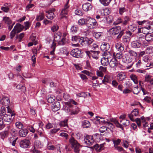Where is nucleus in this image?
Returning <instances> with one entry per match:
<instances>
[{
  "mask_svg": "<svg viewBox=\"0 0 153 153\" xmlns=\"http://www.w3.org/2000/svg\"><path fill=\"white\" fill-rule=\"evenodd\" d=\"M124 30H121L120 26L114 27L110 29L109 30V32L111 34L113 35H116L119 34L117 37V39H119L124 34Z\"/></svg>",
  "mask_w": 153,
  "mask_h": 153,
  "instance_id": "nucleus-1",
  "label": "nucleus"
},
{
  "mask_svg": "<svg viewBox=\"0 0 153 153\" xmlns=\"http://www.w3.org/2000/svg\"><path fill=\"white\" fill-rule=\"evenodd\" d=\"M69 142L74 152L76 153H79L80 151V148L82 146L80 144L72 137L69 139Z\"/></svg>",
  "mask_w": 153,
  "mask_h": 153,
  "instance_id": "nucleus-2",
  "label": "nucleus"
},
{
  "mask_svg": "<svg viewBox=\"0 0 153 153\" xmlns=\"http://www.w3.org/2000/svg\"><path fill=\"white\" fill-rule=\"evenodd\" d=\"M87 25L89 28L93 29L98 26V23L95 19L89 18L87 19Z\"/></svg>",
  "mask_w": 153,
  "mask_h": 153,
  "instance_id": "nucleus-3",
  "label": "nucleus"
},
{
  "mask_svg": "<svg viewBox=\"0 0 153 153\" xmlns=\"http://www.w3.org/2000/svg\"><path fill=\"white\" fill-rule=\"evenodd\" d=\"M133 59L129 55L125 54L122 58L123 61L126 63H131V64L128 66L126 67L127 69H129L134 64L133 62H132Z\"/></svg>",
  "mask_w": 153,
  "mask_h": 153,
  "instance_id": "nucleus-4",
  "label": "nucleus"
},
{
  "mask_svg": "<svg viewBox=\"0 0 153 153\" xmlns=\"http://www.w3.org/2000/svg\"><path fill=\"white\" fill-rule=\"evenodd\" d=\"M81 45L82 46H88L91 44L94 41L93 39L88 38L86 37H83L82 39L80 40Z\"/></svg>",
  "mask_w": 153,
  "mask_h": 153,
  "instance_id": "nucleus-5",
  "label": "nucleus"
},
{
  "mask_svg": "<svg viewBox=\"0 0 153 153\" xmlns=\"http://www.w3.org/2000/svg\"><path fill=\"white\" fill-rule=\"evenodd\" d=\"M84 141L85 143L90 146L93 144L94 140L93 136L87 135L85 137H84Z\"/></svg>",
  "mask_w": 153,
  "mask_h": 153,
  "instance_id": "nucleus-6",
  "label": "nucleus"
},
{
  "mask_svg": "<svg viewBox=\"0 0 153 153\" xmlns=\"http://www.w3.org/2000/svg\"><path fill=\"white\" fill-rule=\"evenodd\" d=\"M139 111L138 109L135 108L134 109L130 114H128V117L132 121H134V116L137 117L139 115Z\"/></svg>",
  "mask_w": 153,
  "mask_h": 153,
  "instance_id": "nucleus-7",
  "label": "nucleus"
},
{
  "mask_svg": "<svg viewBox=\"0 0 153 153\" xmlns=\"http://www.w3.org/2000/svg\"><path fill=\"white\" fill-rule=\"evenodd\" d=\"M30 142L28 140L25 139L22 140L20 143V145L21 147L23 148H27L29 147L30 145Z\"/></svg>",
  "mask_w": 153,
  "mask_h": 153,
  "instance_id": "nucleus-8",
  "label": "nucleus"
},
{
  "mask_svg": "<svg viewBox=\"0 0 153 153\" xmlns=\"http://www.w3.org/2000/svg\"><path fill=\"white\" fill-rule=\"evenodd\" d=\"M81 51L78 48L73 50L71 52V54L74 57L79 58L81 55Z\"/></svg>",
  "mask_w": 153,
  "mask_h": 153,
  "instance_id": "nucleus-9",
  "label": "nucleus"
},
{
  "mask_svg": "<svg viewBox=\"0 0 153 153\" xmlns=\"http://www.w3.org/2000/svg\"><path fill=\"white\" fill-rule=\"evenodd\" d=\"M52 110L53 111H56L60 108V102L58 101L55 102L52 105Z\"/></svg>",
  "mask_w": 153,
  "mask_h": 153,
  "instance_id": "nucleus-10",
  "label": "nucleus"
},
{
  "mask_svg": "<svg viewBox=\"0 0 153 153\" xmlns=\"http://www.w3.org/2000/svg\"><path fill=\"white\" fill-rule=\"evenodd\" d=\"M117 79L119 81H122L124 80L126 78V74L123 72L119 73L117 75Z\"/></svg>",
  "mask_w": 153,
  "mask_h": 153,
  "instance_id": "nucleus-11",
  "label": "nucleus"
},
{
  "mask_svg": "<svg viewBox=\"0 0 153 153\" xmlns=\"http://www.w3.org/2000/svg\"><path fill=\"white\" fill-rule=\"evenodd\" d=\"M110 48L109 44L106 42H103L100 46L102 51L105 52L108 51Z\"/></svg>",
  "mask_w": 153,
  "mask_h": 153,
  "instance_id": "nucleus-12",
  "label": "nucleus"
},
{
  "mask_svg": "<svg viewBox=\"0 0 153 153\" xmlns=\"http://www.w3.org/2000/svg\"><path fill=\"white\" fill-rule=\"evenodd\" d=\"M13 117L11 116L10 114H4L2 118L5 121L8 123H11L12 122L13 119L14 117H13V118H12Z\"/></svg>",
  "mask_w": 153,
  "mask_h": 153,
  "instance_id": "nucleus-13",
  "label": "nucleus"
},
{
  "mask_svg": "<svg viewBox=\"0 0 153 153\" xmlns=\"http://www.w3.org/2000/svg\"><path fill=\"white\" fill-rule=\"evenodd\" d=\"M1 100V103L3 105L8 106L10 103V100L8 97H4Z\"/></svg>",
  "mask_w": 153,
  "mask_h": 153,
  "instance_id": "nucleus-14",
  "label": "nucleus"
},
{
  "mask_svg": "<svg viewBox=\"0 0 153 153\" xmlns=\"http://www.w3.org/2000/svg\"><path fill=\"white\" fill-rule=\"evenodd\" d=\"M118 64V62L117 60L114 58L112 59L109 63V65L110 67L113 68L117 67Z\"/></svg>",
  "mask_w": 153,
  "mask_h": 153,
  "instance_id": "nucleus-15",
  "label": "nucleus"
},
{
  "mask_svg": "<svg viewBox=\"0 0 153 153\" xmlns=\"http://www.w3.org/2000/svg\"><path fill=\"white\" fill-rule=\"evenodd\" d=\"M92 6L89 3H87L83 4L82 5V8L85 11H88L91 9Z\"/></svg>",
  "mask_w": 153,
  "mask_h": 153,
  "instance_id": "nucleus-16",
  "label": "nucleus"
},
{
  "mask_svg": "<svg viewBox=\"0 0 153 153\" xmlns=\"http://www.w3.org/2000/svg\"><path fill=\"white\" fill-rule=\"evenodd\" d=\"M43 146V145L39 140H36L34 143V146L33 148L36 149L41 148Z\"/></svg>",
  "mask_w": 153,
  "mask_h": 153,
  "instance_id": "nucleus-17",
  "label": "nucleus"
},
{
  "mask_svg": "<svg viewBox=\"0 0 153 153\" xmlns=\"http://www.w3.org/2000/svg\"><path fill=\"white\" fill-rule=\"evenodd\" d=\"M115 47L117 50L119 51H122L124 49L123 45L120 42L116 43Z\"/></svg>",
  "mask_w": 153,
  "mask_h": 153,
  "instance_id": "nucleus-18",
  "label": "nucleus"
},
{
  "mask_svg": "<svg viewBox=\"0 0 153 153\" xmlns=\"http://www.w3.org/2000/svg\"><path fill=\"white\" fill-rule=\"evenodd\" d=\"M23 27L19 23H17L13 28L16 32H17V33H19L23 30Z\"/></svg>",
  "mask_w": 153,
  "mask_h": 153,
  "instance_id": "nucleus-19",
  "label": "nucleus"
},
{
  "mask_svg": "<svg viewBox=\"0 0 153 153\" xmlns=\"http://www.w3.org/2000/svg\"><path fill=\"white\" fill-rule=\"evenodd\" d=\"M28 131V130L26 129L23 128L19 131V134L20 137H24L27 135Z\"/></svg>",
  "mask_w": 153,
  "mask_h": 153,
  "instance_id": "nucleus-20",
  "label": "nucleus"
},
{
  "mask_svg": "<svg viewBox=\"0 0 153 153\" xmlns=\"http://www.w3.org/2000/svg\"><path fill=\"white\" fill-rule=\"evenodd\" d=\"M127 52L129 56L132 58H135L137 56V53L132 50L129 49L128 51Z\"/></svg>",
  "mask_w": 153,
  "mask_h": 153,
  "instance_id": "nucleus-21",
  "label": "nucleus"
},
{
  "mask_svg": "<svg viewBox=\"0 0 153 153\" xmlns=\"http://www.w3.org/2000/svg\"><path fill=\"white\" fill-rule=\"evenodd\" d=\"M141 45V43L137 41H133L131 43V47L133 48H140Z\"/></svg>",
  "mask_w": 153,
  "mask_h": 153,
  "instance_id": "nucleus-22",
  "label": "nucleus"
},
{
  "mask_svg": "<svg viewBox=\"0 0 153 153\" xmlns=\"http://www.w3.org/2000/svg\"><path fill=\"white\" fill-rule=\"evenodd\" d=\"M151 33L148 32L145 36V39L148 42L151 41L153 40V35L151 34Z\"/></svg>",
  "mask_w": 153,
  "mask_h": 153,
  "instance_id": "nucleus-23",
  "label": "nucleus"
},
{
  "mask_svg": "<svg viewBox=\"0 0 153 153\" xmlns=\"http://www.w3.org/2000/svg\"><path fill=\"white\" fill-rule=\"evenodd\" d=\"M82 126L84 128H88L90 127V123L88 120H85L82 121Z\"/></svg>",
  "mask_w": 153,
  "mask_h": 153,
  "instance_id": "nucleus-24",
  "label": "nucleus"
},
{
  "mask_svg": "<svg viewBox=\"0 0 153 153\" xmlns=\"http://www.w3.org/2000/svg\"><path fill=\"white\" fill-rule=\"evenodd\" d=\"M101 64L105 66L108 64V58L103 57L101 59Z\"/></svg>",
  "mask_w": 153,
  "mask_h": 153,
  "instance_id": "nucleus-25",
  "label": "nucleus"
},
{
  "mask_svg": "<svg viewBox=\"0 0 153 153\" xmlns=\"http://www.w3.org/2000/svg\"><path fill=\"white\" fill-rule=\"evenodd\" d=\"M146 27L148 30L149 31L148 32V33H152L153 32V25L152 24H146Z\"/></svg>",
  "mask_w": 153,
  "mask_h": 153,
  "instance_id": "nucleus-26",
  "label": "nucleus"
},
{
  "mask_svg": "<svg viewBox=\"0 0 153 153\" xmlns=\"http://www.w3.org/2000/svg\"><path fill=\"white\" fill-rule=\"evenodd\" d=\"M9 133V131H7V130H5L1 132L0 134L1 139L4 140L5 138L7 137L8 136Z\"/></svg>",
  "mask_w": 153,
  "mask_h": 153,
  "instance_id": "nucleus-27",
  "label": "nucleus"
},
{
  "mask_svg": "<svg viewBox=\"0 0 153 153\" xmlns=\"http://www.w3.org/2000/svg\"><path fill=\"white\" fill-rule=\"evenodd\" d=\"M92 57L95 59H97L98 58V56L100 52L99 51H91Z\"/></svg>",
  "mask_w": 153,
  "mask_h": 153,
  "instance_id": "nucleus-28",
  "label": "nucleus"
},
{
  "mask_svg": "<svg viewBox=\"0 0 153 153\" xmlns=\"http://www.w3.org/2000/svg\"><path fill=\"white\" fill-rule=\"evenodd\" d=\"M46 13H48L46 15L47 18L51 20L53 19L54 18V14L53 13H51V11H47Z\"/></svg>",
  "mask_w": 153,
  "mask_h": 153,
  "instance_id": "nucleus-29",
  "label": "nucleus"
},
{
  "mask_svg": "<svg viewBox=\"0 0 153 153\" xmlns=\"http://www.w3.org/2000/svg\"><path fill=\"white\" fill-rule=\"evenodd\" d=\"M100 3L104 6H108L112 0H99Z\"/></svg>",
  "mask_w": 153,
  "mask_h": 153,
  "instance_id": "nucleus-30",
  "label": "nucleus"
},
{
  "mask_svg": "<svg viewBox=\"0 0 153 153\" xmlns=\"http://www.w3.org/2000/svg\"><path fill=\"white\" fill-rule=\"evenodd\" d=\"M88 94L90 96V94L85 92H82L80 93L76 94V95L78 97H85L88 95Z\"/></svg>",
  "mask_w": 153,
  "mask_h": 153,
  "instance_id": "nucleus-31",
  "label": "nucleus"
},
{
  "mask_svg": "<svg viewBox=\"0 0 153 153\" xmlns=\"http://www.w3.org/2000/svg\"><path fill=\"white\" fill-rule=\"evenodd\" d=\"M70 113V114L71 115H75L77 114L79 112V110L78 108H76V107L73 108H72Z\"/></svg>",
  "mask_w": 153,
  "mask_h": 153,
  "instance_id": "nucleus-32",
  "label": "nucleus"
},
{
  "mask_svg": "<svg viewBox=\"0 0 153 153\" xmlns=\"http://www.w3.org/2000/svg\"><path fill=\"white\" fill-rule=\"evenodd\" d=\"M87 19H81L78 21V23L80 25H87Z\"/></svg>",
  "mask_w": 153,
  "mask_h": 153,
  "instance_id": "nucleus-33",
  "label": "nucleus"
},
{
  "mask_svg": "<svg viewBox=\"0 0 153 153\" xmlns=\"http://www.w3.org/2000/svg\"><path fill=\"white\" fill-rule=\"evenodd\" d=\"M112 141L114 144V147L118 146V145L120 144L121 142V140L120 139L116 138L114 139H113Z\"/></svg>",
  "mask_w": 153,
  "mask_h": 153,
  "instance_id": "nucleus-34",
  "label": "nucleus"
},
{
  "mask_svg": "<svg viewBox=\"0 0 153 153\" xmlns=\"http://www.w3.org/2000/svg\"><path fill=\"white\" fill-rule=\"evenodd\" d=\"M3 20L5 23L7 25H10L12 23V21L8 17H4L3 18Z\"/></svg>",
  "mask_w": 153,
  "mask_h": 153,
  "instance_id": "nucleus-35",
  "label": "nucleus"
},
{
  "mask_svg": "<svg viewBox=\"0 0 153 153\" xmlns=\"http://www.w3.org/2000/svg\"><path fill=\"white\" fill-rule=\"evenodd\" d=\"M103 33L101 32H95L93 33V36L97 39H98L102 35Z\"/></svg>",
  "mask_w": 153,
  "mask_h": 153,
  "instance_id": "nucleus-36",
  "label": "nucleus"
},
{
  "mask_svg": "<svg viewBox=\"0 0 153 153\" xmlns=\"http://www.w3.org/2000/svg\"><path fill=\"white\" fill-rule=\"evenodd\" d=\"M110 77L108 76H105L102 80V83L105 85L106 84V82L110 83Z\"/></svg>",
  "mask_w": 153,
  "mask_h": 153,
  "instance_id": "nucleus-37",
  "label": "nucleus"
},
{
  "mask_svg": "<svg viewBox=\"0 0 153 153\" xmlns=\"http://www.w3.org/2000/svg\"><path fill=\"white\" fill-rule=\"evenodd\" d=\"M123 54L121 52L117 53L116 54H115V53H113V56L114 57V59H120L122 58L123 57Z\"/></svg>",
  "mask_w": 153,
  "mask_h": 153,
  "instance_id": "nucleus-38",
  "label": "nucleus"
},
{
  "mask_svg": "<svg viewBox=\"0 0 153 153\" xmlns=\"http://www.w3.org/2000/svg\"><path fill=\"white\" fill-rule=\"evenodd\" d=\"M130 77L134 83L136 84L138 83L137 77L136 75L134 74H132L130 75Z\"/></svg>",
  "mask_w": 153,
  "mask_h": 153,
  "instance_id": "nucleus-39",
  "label": "nucleus"
},
{
  "mask_svg": "<svg viewBox=\"0 0 153 153\" xmlns=\"http://www.w3.org/2000/svg\"><path fill=\"white\" fill-rule=\"evenodd\" d=\"M120 123H122V126L123 125L125 126H127L129 125L130 121L128 120H122L120 121Z\"/></svg>",
  "mask_w": 153,
  "mask_h": 153,
  "instance_id": "nucleus-40",
  "label": "nucleus"
},
{
  "mask_svg": "<svg viewBox=\"0 0 153 153\" xmlns=\"http://www.w3.org/2000/svg\"><path fill=\"white\" fill-rule=\"evenodd\" d=\"M83 37H80L79 36H73L72 38V40L73 41H75L76 42L79 41L81 44V40L82 39Z\"/></svg>",
  "mask_w": 153,
  "mask_h": 153,
  "instance_id": "nucleus-41",
  "label": "nucleus"
},
{
  "mask_svg": "<svg viewBox=\"0 0 153 153\" xmlns=\"http://www.w3.org/2000/svg\"><path fill=\"white\" fill-rule=\"evenodd\" d=\"M7 112L8 113H9V114L11 115V116H14L15 115V111L13 109L10 108L9 106H8L7 107Z\"/></svg>",
  "mask_w": 153,
  "mask_h": 153,
  "instance_id": "nucleus-42",
  "label": "nucleus"
},
{
  "mask_svg": "<svg viewBox=\"0 0 153 153\" xmlns=\"http://www.w3.org/2000/svg\"><path fill=\"white\" fill-rule=\"evenodd\" d=\"M137 23L139 25H142L143 26H146V24H149V22L148 21L144 20L143 21H138Z\"/></svg>",
  "mask_w": 153,
  "mask_h": 153,
  "instance_id": "nucleus-43",
  "label": "nucleus"
},
{
  "mask_svg": "<svg viewBox=\"0 0 153 153\" xmlns=\"http://www.w3.org/2000/svg\"><path fill=\"white\" fill-rule=\"evenodd\" d=\"M56 43L54 42H53L52 45L51 46V48L52 49V50L51 51L50 54L53 55L54 53V51L56 48Z\"/></svg>",
  "mask_w": 153,
  "mask_h": 153,
  "instance_id": "nucleus-44",
  "label": "nucleus"
},
{
  "mask_svg": "<svg viewBox=\"0 0 153 153\" xmlns=\"http://www.w3.org/2000/svg\"><path fill=\"white\" fill-rule=\"evenodd\" d=\"M44 17V15L43 13H41L39 15L37 16L36 19L37 21H39L42 20Z\"/></svg>",
  "mask_w": 153,
  "mask_h": 153,
  "instance_id": "nucleus-45",
  "label": "nucleus"
},
{
  "mask_svg": "<svg viewBox=\"0 0 153 153\" xmlns=\"http://www.w3.org/2000/svg\"><path fill=\"white\" fill-rule=\"evenodd\" d=\"M130 38L129 36H124L123 37V41L125 44H128L129 42Z\"/></svg>",
  "mask_w": 153,
  "mask_h": 153,
  "instance_id": "nucleus-46",
  "label": "nucleus"
},
{
  "mask_svg": "<svg viewBox=\"0 0 153 153\" xmlns=\"http://www.w3.org/2000/svg\"><path fill=\"white\" fill-rule=\"evenodd\" d=\"M68 12V11L67 10H62L61 13V14L62 15L61 17V18H66L67 16L65 15H67Z\"/></svg>",
  "mask_w": 153,
  "mask_h": 153,
  "instance_id": "nucleus-47",
  "label": "nucleus"
},
{
  "mask_svg": "<svg viewBox=\"0 0 153 153\" xmlns=\"http://www.w3.org/2000/svg\"><path fill=\"white\" fill-rule=\"evenodd\" d=\"M37 53V51L36 50V51L33 52V54L34 55H33L32 57H31V59L32 60L33 62V63L32 64V65L33 66H34L35 65L34 64L36 63V58L35 56V54H36Z\"/></svg>",
  "mask_w": 153,
  "mask_h": 153,
  "instance_id": "nucleus-48",
  "label": "nucleus"
},
{
  "mask_svg": "<svg viewBox=\"0 0 153 153\" xmlns=\"http://www.w3.org/2000/svg\"><path fill=\"white\" fill-rule=\"evenodd\" d=\"M128 27L129 29L132 32L134 31L137 28L136 25L134 24L130 25L128 26Z\"/></svg>",
  "mask_w": 153,
  "mask_h": 153,
  "instance_id": "nucleus-49",
  "label": "nucleus"
},
{
  "mask_svg": "<svg viewBox=\"0 0 153 153\" xmlns=\"http://www.w3.org/2000/svg\"><path fill=\"white\" fill-rule=\"evenodd\" d=\"M18 139V137L16 138L15 139H14L13 137H11L9 139V140L10 142V143H11V142L12 141V145L13 146H15L16 143V140Z\"/></svg>",
  "mask_w": 153,
  "mask_h": 153,
  "instance_id": "nucleus-50",
  "label": "nucleus"
},
{
  "mask_svg": "<svg viewBox=\"0 0 153 153\" xmlns=\"http://www.w3.org/2000/svg\"><path fill=\"white\" fill-rule=\"evenodd\" d=\"M15 125L16 127L19 129H22L23 127V125L22 123L20 122H16Z\"/></svg>",
  "mask_w": 153,
  "mask_h": 153,
  "instance_id": "nucleus-51",
  "label": "nucleus"
},
{
  "mask_svg": "<svg viewBox=\"0 0 153 153\" xmlns=\"http://www.w3.org/2000/svg\"><path fill=\"white\" fill-rule=\"evenodd\" d=\"M67 42V39L65 37H64L61 41L59 42L58 44L60 45H65Z\"/></svg>",
  "mask_w": 153,
  "mask_h": 153,
  "instance_id": "nucleus-52",
  "label": "nucleus"
},
{
  "mask_svg": "<svg viewBox=\"0 0 153 153\" xmlns=\"http://www.w3.org/2000/svg\"><path fill=\"white\" fill-rule=\"evenodd\" d=\"M130 20L128 16H125L124 18V21L123 22V24L124 25H126L127 24Z\"/></svg>",
  "mask_w": 153,
  "mask_h": 153,
  "instance_id": "nucleus-53",
  "label": "nucleus"
},
{
  "mask_svg": "<svg viewBox=\"0 0 153 153\" xmlns=\"http://www.w3.org/2000/svg\"><path fill=\"white\" fill-rule=\"evenodd\" d=\"M75 13L76 15L80 16H82L83 15V13L82 11L78 9L75 10Z\"/></svg>",
  "mask_w": 153,
  "mask_h": 153,
  "instance_id": "nucleus-54",
  "label": "nucleus"
},
{
  "mask_svg": "<svg viewBox=\"0 0 153 153\" xmlns=\"http://www.w3.org/2000/svg\"><path fill=\"white\" fill-rule=\"evenodd\" d=\"M140 91V89H138V87L137 86L134 88V90L133 91V93L134 94H138Z\"/></svg>",
  "mask_w": 153,
  "mask_h": 153,
  "instance_id": "nucleus-55",
  "label": "nucleus"
},
{
  "mask_svg": "<svg viewBox=\"0 0 153 153\" xmlns=\"http://www.w3.org/2000/svg\"><path fill=\"white\" fill-rule=\"evenodd\" d=\"M78 30V28L76 26L73 25L71 28V30L73 33L76 32Z\"/></svg>",
  "mask_w": 153,
  "mask_h": 153,
  "instance_id": "nucleus-56",
  "label": "nucleus"
},
{
  "mask_svg": "<svg viewBox=\"0 0 153 153\" xmlns=\"http://www.w3.org/2000/svg\"><path fill=\"white\" fill-rule=\"evenodd\" d=\"M61 34L60 33H58L54 36V40L56 41H58L59 39H60Z\"/></svg>",
  "mask_w": 153,
  "mask_h": 153,
  "instance_id": "nucleus-57",
  "label": "nucleus"
},
{
  "mask_svg": "<svg viewBox=\"0 0 153 153\" xmlns=\"http://www.w3.org/2000/svg\"><path fill=\"white\" fill-rule=\"evenodd\" d=\"M16 33V30H15L14 29H13L10 33V36L11 39H13V38L15 36Z\"/></svg>",
  "mask_w": 153,
  "mask_h": 153,
  "instance_id": "nucleus-58",
  "label": "nucleus"
},
{
  "mask_svg": "<svg viewBox=\"0 0 153 153\" xmlns=\"http://www.w3.org/2000/svg\"><path fill=\"white\" fill-rule=\"evenodd\" d=\"M5 126L3 124V119L2 117H0V130L2 129Z\"/></svg>",
  "mask_w": 153,
  "mask_h": 153,
  "instance_id": "nucleus-59",
  "label": "nucleus"
},
{
  "mask_svg": "<svg viewBox=\"0 0 153 153\" xmlns=\"http://www.w3.org/2000/svg\"><path fill=\"white\" fill-rule=\"evenodd\" d=\"M137 36L138 39L139 40H142L144 39V35L141 33H138L137 34Z\"/></svg>",
  "mask_w": 153,
  "mask_h": 153,
  "instance_id": "nucleus-60",
  "label": "nucleus"
},
{
  "mask_svg": "<svg viewBox=\"0 0 153 153\" xmlns=\"http://www.w3.org/2000/svg\"><path fill=\"white\" fill-rule=\"evenodd\" d=\"M55 98L54 97H53L50 96L47 99V100L49 103H51L54 100Z\"/></svg>",
  "mask_w": 153,
  "mask_h": 153,
  "instance_id": "nucleus-61",
  "label": "nucleus"
},
{
  "mask_svg": "<svg viewBox=\"0 0 153 153\" xmlns=\"http://www.w3.org/2000/svg\"><path fill=\"white\" fill-rule=\"evenodd\" d=\"M106 126H107V127L108 128H113L114 127V126L113 124L108 122H107V124H106Z\"/></svg>",
  "mask_w": 153,
  "mask_h": 153,
  "instance_id": "nucleus-62",
  "label": "nucleus"
},
{
  "mask_svg": "<svg viewBox=\"0 0 153 153\" xmlns=\"http://www.w3.org/2000/svg\"><path fill=\"white\" fill-rule=\"evenodd\" d=\"M129 144V143L128 141L126 140H123V146L124 147L127 148L128 147Z\"/></svg>",
  "mask_w": 153,
  "mask_h": 153,
  "instance_id": "nucleus-63",
  "label": "nucleus"
},
{
  "mask_svg": "<svg viewBox=\"0 0 153 153\" xmlns=\"http://www.w3.org/2000/svg\"><path fill=\"white\" fill-rule=\"evenodd\" d=\"M30 152L32 153H40L41 151L37 150L36 149L32 148Z\"/></svg>",
  "mask_w": 153,
  "mask_h": 153,
  "instance_id": "nucleus-64",
  "label": "nucleus"
}]
</instances>
